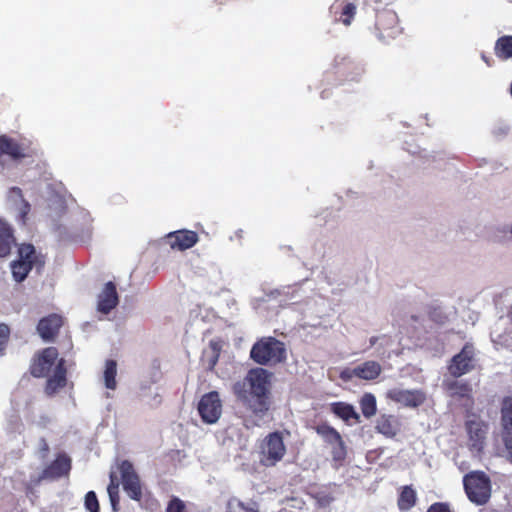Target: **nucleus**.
Masks as SVG:
<instances>
[{"instance_id": "nucleus-1", "label": "nucleus", "mask_w": 512, "mask_h": 512, "mask_svg": "<svg viewBox=\"0 0 512 512\" xmlns=\"http://www.w3.org/2000/svg\"><path fill=\"white\" fill-rule=\"evenodd\" d=\"M269 376L267 370L254 368L249 370L242 381L236 382L233 386L238 400L257 417H263L270 408Z\"/></svg>"}, {"instance_id": "nucleus-2", "label": "nucleus", "mask_w": 512, "mask_h": 512, "mask_svg": "<svg viewBox=\"0 0 512 512\" xmlns=\"http://www.w3.org/2000/svg\"><path fill=\"white\" fill-rule=\"evenodd\" d=\"M250 358L260 365H276L285 361L286 348L275 337H263L252 346Z\"/></svg>"}, {"instance_id": "nucleus-3", "label": "nucleus", "mask_w": 512, "mask_h": 512, "mask_svg": "<svg viewBox=\"0 0 512 512\" xmlns=\"http://www.w3.org/2000/svg\"><path fill=\"white\" fill-rule=\"evenodd\" d=\"M285 454L286 446L279 431L269 433L258 446L259 464L265 468L276 466Z\"/></svg>"}, {"instance_id": "nucleus-4", "label": "nucleus", "mask_w": 512, "mask_h": 512, "mask_svg": "<svg viewBox=\"0 0 512 512\" xmlns=\"http://www.w3.org/2000/svg\"><path fill=\"white\" fill-rule=\"evenodd\" d=\"M468 499L476 505L486 504L491 497V481L483 471H472L463 478Z\"/></svg>"}, {"instance_id": "nucleus-5", "label": "nucleus", "mask_w": 512, "mask_h": 512, "mask_svg": "<svg viewBox=\"0 0 512 512\" xmlns=\"http://www.w3.org/2000/svg\"><path fill=\"white\" fill-rule=\"evenodd\" d=\"M500 437L506 459L512 463V396L500 402Z\"/></svg>"}, {"instance_id": "nucleus-6", "label": "nucleus", "mask_w": 512, "mask_h": 512, "mask_svg": "<svg viewBox=\"0 0 512 512\" xmlns=\"http://www.w3.org/2000/svg\"><path fill=\"white\" fill-rule=\"evenodd\" d=\"M59 352L56 347L50 346L42 349L32 358L29 371L35 378L49 376L52 367L57 363Z\"/></svg>"}, {"instance_id": "nucleus-7", "label": "nucleus", "mask_w": 512, "mask_h": 512, "mask_svg": "<svg viewBox=\"0 0 512 512\" xmlns=\"http://www.w3.org/2000/svg\"><path fill=\"white\" fill-rule=\"evenodd\" d=\"M118 470L124 491L132 500L141 501L142 486L133 464L129 460H122L118 464Z\"/></svg>"}, {"instance_id": "nucleus-8", "label": "nucleus", "mask_w": 512, "mask_h": 512, "mask_svg": "<svg viewBox=\"0 0 512 512\" xmlns=\"http://www.w3.org/2000/svg\"><path fill=\"white\" fill-rule=\"evenodd\" d=\"M475 349L470 343H466L461 351L454 355L448 365V371L454 378H459L475 368Z\"/></svg>"}, {"instance_id": "nucleus-9", "label": "nucleus", "mask_w": 512, "mask_h": 512, "mask_svg": "<svg viewBox=\"0 0 512 512\" xmlns=\"http://www.w3.org/2000/svg\"><path fill=\"white\" fill-rule=\"evenodd\" d=\"M198 412L206 424L216 423L222 414V402L217 391L204 394L198 403Z\"/></svg>"}, {"instance_id": "nucleus-10", "label": "nucleus", "mask_w": 512, "mask_h": 512, "mask_svg": "<svg viewBox=\"0 0 512 512\" xmlns=\"http://www.w3.org/2000/svg\"><path fill=\"white\" fill-rule=\"evenodd\" d=\"M7 155L14 161H20L33 156V151L29 144L19 143L15 139L3 134L0 135V157Z\"/></svg>"}, {"instance_id": "nucleus-11", "label": "nucleus", "mask_w": 512, "mask_h": 512, "mask_svg": "<svg viewBox=\"0 0 512 512\" xmlns=\"http://www.w3.org/2000/svg\"><path fill=\"white\" fill-rule=\"evenodd\" d=\"M334 73L341 81H357L364 72L363 67L348 56H337Z\"/></svg>"}, {"instance_id": "nucleus-12", "label": "nucleus", "mask_w": 512, "mask_h": 512, "mask_svg": "<svg viewBox=\"0 0 512 512\" xmlns=\"http://www.w3.org/2000/svg\"><path fill=\"white\" fill-rule=\"evenodd\" d=\"M386 398L406 407L416 408L425 402L426 396L421 390L392 388L386 392Z\"/></svg>"}, {"instance_id": "nucleus-13", "label": "nucleus", "mask_w": 512, "mask_h": 512, "mask_svg": "<svg viewBox=\"0 0 512 512\" xmlns=\"http://www.w3.org/2000/svg\"><path fill=\"white\" fill-rule=\"evenodd\" d=\"M67 385V368L66 361L60 358L54 369L52 376H49L46 380L44 392L48 397L54 396L61 389Z\"/></svg>"}, {"instance_id": "nucleus-14", "label": "nucleus", "mask_w": 512, "mask_h": 512, "mask_svg": "<svg viewBox=\"0 0 512 512\" xmlns=\"http://www.w3.org/2000/svg\"><path fill=\"white\" fill-rule=\"evenodd\" d=\"M63 324V317L61 315L52 313L39 320L37 325V332L44 341L50 342L56 338Z\"/></svg>"}, {"instance_id": "nucleus-15", "label": "nucleus", "mask_w": 512, "mask_h": 512, "mask_svg": "<svg viewBox=\"0 0 512 512\" xmlns=\"http://www.w3.org/2000/svg\"><path fill=\"white\" fill-rule=\"evenodd\" d=\"M7 202L17 212L18 220L25 224L27 216L31 211L30 203L24 198L23 192L19 187H11L7 192Z\"/></svg>"}, {"instance_id": "nucleus-16", "label": "nucleus", "mask_w": 512, "mask_h": 512, "mask_svg": "<svg viewBox=\"0 0 512 512\" xmlns=\"http://www.w3.org/2000/svg\"><path fill=\"white\" fill-rule=\"evenodd\" d=\"M167 243L173 250L184 251L193 247L199 240L198 234L191 230H178L166 236Z\"/></svg>"}, {"instance_id": "nucleus-17", "label": "nucleus", "mask_w": 512, "mask_h": 512, "mask_svg": "<svg viewBox=\"0 0 512 512\" xmlns=\"http://www.w3.org/2000/svg\"><path fill=\"white\" fill-rule=\"evenodd\" d=\"M119 303V296L114 282H107L98 295L97 310L109 314Z\"/></svg>"}, {"instance_id": "nucleus-18", "label": "nucleus", "mask_w": 512, "mask_h": 512, "mask_svg": "<svg viewBox=\"0 0 512 512\" xmlns=\"http://www.w3.org/2000/svg\"><path fill=\"white\" fill-rule=\"evenodd\" d=\"M71 459L65 454H59L42 472L44 479H58L69 473Z\"/></svg>"}, {"instance_id": "nucleus-19", "label": "nucleus", "mask_w": 512, "mask_h": 512, "mask_svg": "<svg viewBox=\"0 0 512 512\" xmlns=\"http://www.w3.org/2000/svg\"><path fill=\"white\" fill-rule=\"evenodd\" d=\"M375 430L386 438H393L400 430V422L394 415L382 414L376 420Z\"/></svg>"}, {"instance_id": "nucleus-20", "label": "nucleus", "mask_w": 512, "mask_h": 512, "mask_svg": "<svg viewBox=\"0 0 512 512\" xmlns=\"http://www.w3.org/2000/svg\"><path fill=\"white\" fill-rule=\"evenodd\" d=\"M382 372L381 365L374 360H368L351 369V375L356 378L371 381L379 377Z\"/></svg>"}, {"instance_id": "nucleus-21", "label": "nucleus", "mask_w": 512, "mask_h": 512, "mask_svg": "<svg viewBox=\"0 0 512 512\" xmlns=\"http://www.w3.org/2000/svg\"><path fill=\"white\" fill-rule=\"evenodd\" d=\"M330 411L341 420L348 423L350 420H353L354 423L360 422V415L356 412L353 405L338 401L330 404Z\"/></svg>"}, {"instance_id": "nucleus-22", "label": "nucleus", "mask_w": 512, "mask_h": 512, "mask_svg": "<svg viewBox=\"0 0 512 512\" xmlns=\"http://www.w3.org/2000/svg\"><path fill=\"white\" fill-rule=\"evenodd\" d=\"M15 239L11 227L0 220V258L10 254Z\"/></svg>"}, {"instance_id": "nucleus-23", "label": "nucleus", "mask_w": 512, "mask_h": 512, "mask_svg": "<svg viewBox=\"0 0 512 512\" xmlns=\"http://www.w3.org/2000/svg\"><path fill=\"white\" fill-rule=\"evenodd\" d=\"M314 430L323 439V441L330 446L343 439L341 434L328 423L318 424L314 427Z\"/></svg>"}, {"instance_id": "nucleus-24", "label": "nucleus", "mask_w": 512, "mask_h": 512, "mask_svg": "<svg viewBox=\"0 0 512 512\" xmlns=\"http://www.w3.org/2000/svg\"><path fill=\"white\" fill-rule=\"evenodd\" d=\"M417 500L416 491L411 485H406L401 488L397 505L399 510L408 511L415 506Z\"/></svg>"}, {"instance_id": "nucleus-25", "label": "nucleus", "mask_w": 512, "mask_h": 512, "mask_svg": "<svg viewBox=\"0 0 512 512\" xmlns=\"http://www.w3.org/2000/svg\"><path fill=\"white\" fill-rule=\"evenodd\" d=\"M466 429L470 441L474 447L481 446L486 436V430L481 422L468 421L466 423Z\"/></svg>"}, {"instance_id": "nucleus-26", "label": "nucleus", "mask_w": 512, "mask_h": 512, "mask_svg": "<svg viewBox=\"0 0 512 512\" xmlns=\"http://www.w3.org/2000/svg\"><path fill=\"white\" fill-rule=\"evenodd\" d=\"M446 389L451 397L470 398L472 387L466 381H451L446 384Z\"/></svg>"}, {"instance_id": "nucleus-27", "label": "nucleus", "mask_w": 512, "mask_h": 512, "mask_svg": "<svg viewBox=\"0 0 512 512\" xmlns=\"http://www.w3.org/2000/svg\"><path fill=\"white\" fill-rule=\"evenodd\" d=\"M495 54L503 60L512 57V36H502L496 41Z\"/></svg>"}, {"instance_id": "nucleus-28", "label": "nucleus", "mask_w": 512, "mask_h": 512, "mask_svg": "<svg viewBox=\"0 0 512 512\" xmlns=\"http://www.w3.org/2000/svg\"><path fill=\"white\" fill-rule=\"evenodd\" d=\"M359 404H360L361 412L365 418L369 419L376 414L377 403H376V398L373 394L365 393L361 397Z\"/></svg>"}, {"instance_id": "nucleus-29", "label": "nucleus", "mask_w": 512, "mask_h": 512, "mask_svg": "<svg viewBox=\"0 0 512 512\" xmlns=\"http://www.w3.org/2000/svg\"><path fill=\"white\" fill-rule=\"evenodd\" d=\"M226 512H259L256 503H244L237 497H231L226 505Z\"/></svg>"}, {"instance_id": "nucleus-30", "label": "nucleus", "mask_w": 512, "mask_h": 512, "mask_svg": "<svg viewBox=\"0 0 512 512\" xmlns=\"http://www.w3.org/2000/svg\"><path fill=\"white\" fill-rule=\"evenodd\" d=\"M33 265L29 261L16 260L11 264L12 275L15 281L22 282L29 272L31 271Z\"/></svg>"}, {"instance_id": "nucleus-31", "label": "nucleus", "mask_w": 512, "mask_h": 512, "mask_svg": "<svg viewBox=\"0 0 512 512\" xmlns=\"http://www.w3.org/2000/svg\"><path fill=\"white\" fill-rule=\"evenodd\" d=\"M116 375H117V363L115 360H107L105 363V370H104V382L105 387L111 390L116 389L117 382H116Z\"/></svg>"}, {"instance_id": "nucleus-32", "label": "nucleus", "mask_w": 512, "mask_h": 512, "mask_svg": "<svg viewBox=\"0 0 512 512\" xmlns=\"http://www.w3.org/2000/svg\"><path fill=\"white\" fill-rule=\"evenodd\" d=\"M332 8L335 10L338 8L341 9L340 17L338 19L339 21H341L346 26L351 24L356 13V6L353 3L341 2L339 4H334Z\"/></svg>"}, {"instance_id": "nucleus-33", "label": "nucleus", "mask_w": 512, "mask_h": 512, "mask_svg": "<svg viewBox=\"0 0 512 512\" xmlns=\"http://www.w3.org/2000/svg\"><path fill=\"white\" fill-rule=\"evenodd\" d=\"M331 456L334 463V467L339 468L343 465L347 457V447L342 439L340 442L331 446Z\"/></svg>"}, {"instance_id": "nucleus-34", "label": "nucleus", "mask_w": 512, "mask_h": 512, "mask_svg": "<svg viewBox=\"0 0 512 512\" xmlns=\"http://www.w3.org/2000/svg\"><path fill=\"white\" fill-rule=\"evenodd\" d=\"M19 259L23 261H29L32 265L35 264L36 251L32 244H21L18 249Z\"/></svg>"}, {"instance_id": "nucleus-35", "label": "nucleus", "mask_w": 512, "mask_h": 512, "mask_svg": "<svg viewBox=\"0 0 512 512\" xmlns=\"http://www.w3.org/2000/svg\"><path fill=\"white\" fill-rule=\"evenodd\" d=\"M10 338V328L5 323H0V356L4 355Z\"/></svg>"}, {"instance_id": "nucleus-36", "label": "nucleus", "mask_w": 512, "mask_h": 512, "mask_svg": "<svg viewBox=\"0 0 512 512\" xmlns=\"http://www.w3.org/2000/svg\"><path fill=\"white\" fill-rule=\"evenodd\" d=\"M85 508L90 512H100L99 502L94 491H89L86 494Z\"/></svg>"}, {"instance_id": "nucleus-37", "label": "nucleus", "mask_w": 512, "mask_h": 512, "mask_svg": "<svg viewBox=\"0 0 512 512\" xmlns=\"http://www.w3.org/2000/svg\"><path fill=\"white\" fill-rule=\"evenodd\" d=\"M165 512H186V505L180 498L172 496L167 504Z\"/></svg>"}, {"instance_id": "nucleus-38", "label": "nucleus", "mask_w": 512, "mask_h": 512, "mask_svg": "<svg viewBox=\"0 0 512 512\" xmlns=\"http://www.w3.org/2000/svg\"><path fill=\"white\" fill-rule=\"evenodd\" d=\"M388 21L396 23V15L394 13L386 12L377 16L376 26L381 31L384 29V22Z\"/></svg>"}, {"instance_id": "nucleus-39", "label": "nucleus", "mask_w": 512, "mask_h": 512, "mask_svg": "<svg viewBox=\"0 0 512 512\" xmlns=\"http://www.w3.org/2000/svg\"><path fill=\"white\" fill-rule=\"evenodd\" d=\"M119 485L120 483L118 477L114 473H111L110 483L107 487L108 495L112 496L113 494L119 493Z\"/></svg>"}, {"instance_id": "nucleus-40", "label": "nucleus", "mask_w": 512, "mask_h": 512, "mask_svg": "<svg viewBox=\"0 0 512 512\" xmlns=\"http://www.w3.org/2000/svg\"><path fill=\"white\" fill-rule=\"evenodd\" d=\"M211 346H213L214 350H215V353L213 355V357L210 359L209 361V367L210 369H213L214 366L217 364L218 362V358H219V352L216 350V345L214 343H211Z\"/></svg>"}, {"instance_id": "nucleus-41", "label": "nucleus", "mask_w": 512, "mask_h": 512, "mask_svg": "<svg viewBox=\"0 0 512 512\" xmlns=\"http://www.w3.org/2000/svg\"><path fill=\"white\" fill-rule=\"evenodd\" d=\"M111 505L113 509H116V506L119 504V493L113 494L112 496H109Z\"/></svg>"}, {"instance_id": "nucleus-42", "label": "nucleus", "mask_w": 512, "mask_h": 512, "mask_svg": "<svg viewBox=\"0 0 512 512\" xmlns=\"http://www.w3.org/2000/svg\"><path fill=\"white\" fill-rule=\"evenodd\" d=\"M354 375H351V369H346L341 372V378L345 381L350 380Z\"/></svg>"}, {"instance_id": "nucleus-43", "label": "nucleus", "mask_w": 512, "mask_h": 512, "mask_svg": "<svg viewBox=\"0 0 512 512\" xmlns=\"http://www.w3.org/2000/svg\"><path fill=\"white\" fill-rule=\"evenodd\" d=\"M378 341V337L376 336H373L370 338L369 342H370V346H374Z\"/></svg>"}, {"instance_id": "nucleus-44", "label": "nucleus", "mask_w": 512, "mask_h": 512, "mask_svg": "<svg viewBox=\"0 0 512 512\" xmlns=\"http://www.w3.org/2000/svg\"><path fill=\"white\" fill-rule=\"evenodd\" d=\"M483 59H484V61H485L488 65H490V63H489V61H488V58H485V57L483 56Z\"/></svg>"}]
</instances>
